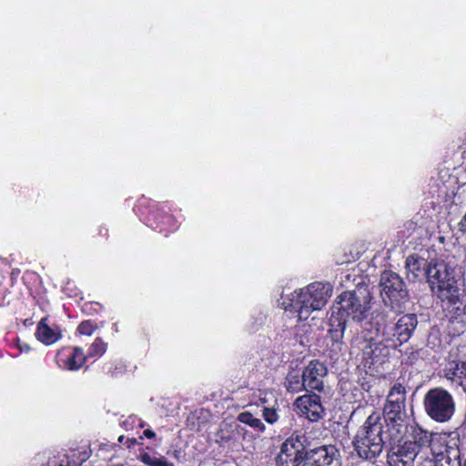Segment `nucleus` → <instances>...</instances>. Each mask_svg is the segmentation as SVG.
Listing matches in <instances>:
<instances>
[{"label":"nucleus","instance_id":"20","mask_svg":"<svg viewBox=\"0 0 466 466\" xmlns=\"http://www.w3.org/2000/svg\"><path fill=\"white\" fill-rule=\"evenodd\" d=\"M138 460L147 466H175L172 462L168 461L164 456L157 455L156 452H141L138 455Z\"/></svg>","mask_w":466,"mask_h":466},{"label":"nucleus","instance_id":"18","mask_svg":"<svg viewBox=\"0 0 466 466\" xmlns=\"http://www.w3.org/2000/svg\"><path fill=\"white\" fill-rule=\"evenodd\" d=\"M428 265L429 262L419 258L417 255L409 256L405 262L408 278L415 280L426 276V268Z\"/></svg>","mask_w":466,"mask_h":466},{"label":"nucleus","instance_id":"23","mask_svg":"<svg viewBox=\"0 0 466 466\" xmlns=\"http://www.w3.org/2000/svg\"><path fill=\"white\" fill-rule=\"evenodd\" d=\"M405 388L401 384L397 383L390 389L388 394L387 401L393 403H405Z\"/></svg>","mask_w":466,"mask_h":466},{"label":"nucleus","instance_id":"8","mask_svg":"<svg viewBox=\"0 0 466 466\" xmlns=\"http://www.w3.org/2000/svg\"><path fill=\"white\" fill-rule=\"evenodd\" d=\"M425 409L429 416L436 421L449 420L454 413L451 395L445 390H431L425 396Z\"/></svg>","mask_w":466,"mask_h":466},{"label":"nucleus","instance_id":"22","mask_svg":"<svg viewBox=\"0 0 466 466\" xmlns=\"http://www.w3.org/2000/svg\"><path fill=\"white\" fill-rule=\"evenodd\" d=\"M286 388L289 391L295 393L300 391L302 389L308 390L304 384L303 375L291 372L286 378Z\"/></svg>","mask_w":466,"mask_h":466},{"label":"nucleus","instance_id":"14","mask_svg":"<svg viewBox=\"0 0 466 466\" xmlns=\"http://www.w3.org/2000/svg\"><path fill=\"white\" fill-rule=\"evenodd\" d=\"M302 374L304 384L308 390L319 391L323 390V379L327 375V368L322 362L310 361Z\"/></svg>","mask_w":466,"mask_h":466},{"label":"nucleus","instance_id":"31","mask_svg":"<svg viewBox=\"0 0 466 466\" xmlns=\"http://www.w3.org/2000/svg\"><path fill=\"white\" fill-rule=\"evenodd\" d=\"M49 464L50 466H71L70 460L66 453L60 455L58 460L54 458Z\"/></svg>","mask_w":466,"mask_h":466},{"label":"nucleus","instance_id":"12","mask_svg":"<svg viewBox=\"0 0 466 466\" xmlns=\"http://www.w3.org/2000/svg\"><path fill=\"white\" fill-rule=\"evenodd\" d=\"M295 404L300 413L310 421L319 420L324 414L320 397L317 394L300 396L296 400Z\"/></svg>","mask_w":466,"mask_h":466},{"label":"nucleus","instance_id":"24","mask_svg":"<svg viewBox=\"0 0 466 466\" xmlns=\"http://www.w3.org/2000/svg\"><path fill=\"white\" fill-rule=\"evenodd\" d=\"M405 388L401 384L397 383L390 389L388 394L387 401L393 403H405Z\"/></svg>","mask_w":466,"mask_h":466},{"label":"nucleus","instance_id":"26","mask_svg":"<svg viewBox=\"0 0 466 466\" xmlns=\"http://www.w3.org/2000/svg\"><path fill=\"white\" fill-rule=\"evenodd\" d=\"M107 349L106 343H105L101 338H96L88 349L87 358L101 357Z\"/></svg>","mask_w":466,"mask_h":466},{"label":"nucleus","instance_id":"1","mask_svg":"<svg viewBox=\"0 0 466 466\" xmlns=\"http://www.w3.org/2000/svg\"><path fill=\"white\" fill-rule=\"evenodd\" d=\"M383 320L384 314L372 312L370 320L362 324L360 330L357 329L350 342L352 348L362 352L363 360L370 366L384 363L390 350L396 349L383 339L380 330Z\"/></svg>","mask_w":466,"mask_h":466},{"label":"nucleus","instance_id":"13","mask_svg":"<svg viewBox=\"0 0 466 466\" xmlns=\"http://www.w3.org/2000/svg\"><path fill=\"white\" fill-rule=\"evenodd\" d=\"M418 456L420 459L423 458V455H420V451L416 450L414 444L404 442L396 451L388 455V463L390 466H414V460Z\"/></svg>","mask_w":466,"mask_h":466},{"label":"nucleus","instance_id":"2","mask_svg":"<svg viewBox=\"0 0 466 466\" xmlns=\"http://www.w3.org/2000/svg\"><path fill=\"white\" fill-rule=\"evenodd\" d=\"M332 295L329 283L313 282L291 292L283 301L285 309L294 310L299 320H306L312 312L321 310Z\"/></svg>","mask_w":466,"mask_h":466},{"label":"nucleus","instance_id":"7","mask_svg":"<svg viewBox=\"0 0 466 466\" xmlns=\"http://www.w3.org/2000/svg\"><path fill=\"white\" fill-rule=\"evenodd\" d=\"M385 321H382L380 329L383 339L396 348L407 342L418 326L417 316L411 313L400 316L394 323Z\"/></svg>","mask_w":466,"mask_h":466},{"label":"nucleus","instance_id":"25","mask_svg":"<svg viewBox=\"0 0 466 466\" xmlns=\"http://www.w3.org/2000/svg\"><path fill=\"white\" fill-rule=\"evenodd\" d=\"M66 454L70 460L71 466H80L89 457V453L85 449L70 450Z\"/></svg>","mask_w":466,"mask_h":466},{"label":"nucleus","instance_id":"4","mask_svg":"<svg viewBox=\"0 0 466 466\" xmlns=\"http://www.w3.org/2000/svg\"><path fill=\"white\" fill-rule=\"evenodd\" d=\"M426 278L431 290L441 301L455 304L459 300L460 289L453 270L444 261L429 262Z\"/></svg>","mask_w":466,"mask_h":466},{"label":"nucleus","instance_id":"38","mask_svg":"<svg viewBox=\"0 0 466 466\" xmlns=\"http://www.w3.org/2000/svg\"><path fill=\"white\" fill-rule=\"evenodd\" d=\"M126 440H127V439L125 438V436H124V435H121V436H119V437H118V442H119L120 444H124V445H125Z\"/></svg>","mask_w":466,"mask_h":466},{"label":"nucleus","instance_id":"5","mask_svg":"<svg viewBox=\"0 0 466 466\" xmlns=\"http://www.w3.org/2000/svg\"><path fill=\"white\" fill-rule=\"evenodd\" d=\"M371 299L370 293L366 289L345 291L338 297V309L351 318L353 321L362 323L371 309Z\"/></svg>","mask_w":466,"mask_h":466},{"label":"nucleus","instance_id":"6","mask_svg":"<svg viewBox=\"0 0 466 466\" xmlns=\"http://www.w3.org/2000/svg\"><path fill=\"white\" fill-rule=\"evenodd\" d=\"M380 295L385 305L400 311L409 300V292L403 279L391 270H385L380 275Z\"/></svg>","mask_w":466,"mask_h":466},{"label":"nucleus","instance_id":"3","mask_svg":"<svg viewBox=\"0 0 466 466\" xmlns=\"http://www.w3.org/2000/svg\"><path fill=\"white\" fill-rule=\"evenodd\" d=\"M384 442L382 419L373 413L358 431L353 441L354 449L360 458L373 460L381 453Z\"/></svg>","mask_w":466,"mask_h":466},{"label":"nucleus","instance_id":"29","mask_svg":"<svg viewBox=\"0 0 466 466\" xmlns=\"http://www.w3.org/2000/svg\"><path fill=\"white\" fill-rule=\"evenodd\" d=\"M137 423H138V427L140 428H143L145 426V423L135 415H131L120 422L121 426L126 431L132 430Z\"/></svg>","mask_w":466,"mask_h":466},{"label":"nucleus","instance_id":"34","mask_svg":"<svg viewBox=\"0 0 466 466\" xmlns=\"http://www.w3.org/2000/svg\"><path fill=\"white\" fill-rule=\"evenodd\" d=\"M137 443L136 439L134 438H127L125 445H127V448L133 447Z\"/></svg>","mask_w":466,"mask_h":466},{"label":"nucleus","instance_id":"39","mask_svg":"<svg viewBox=\"0 0 466 466\" xmlns=\"http://www.w3.org/2000/svg\"><path fill=\"white\" fill-rule=\"evenodd\" d=\"M179 453H180V452H179L178 451H174V453H173L174 458L178 459V457H179Z\"/></svg>","mask_w":466,"mask_h":466},{"label":"nucleus","instance_id":"28","mask_svg":"<svg viewBox=\"0 0 466 466\" xmlns=\"http://www.w3.org/2000/svg\"><path fill=\"white\" fill-rule=\"evenodd\" d=\"M232 439V431L230 426L225 424L221 426L220 430L217 433V441L221 443L228 442Z\"/></svg>","mask_w":466,"mask_h":466},{"label":"nucleus","instance_id":"27","mask_svg":"<svg viewBox=\"0 0 466 466\" xmlns=\"http://www.w3.org/2000/svg\"><path fill=\"white\" fill-rule=\"evenodd\" d=\"M261 411L264 420L269 424H275L279 419L278 410L274 406L268 407L263 405Z\"/></svg>","mask_w":466,"mask_h":466},{"label":"nucleus","instance_id":"19","mask_svg":"<svg viewBox=\"0 0 466 466\" xmlns=\"http://www.w3.org/2000/svg\"><path fill=\"white\" fill-rule=\"evenodd\" d=\"M346 326V320L342 319L340 317L334 315L330 317L328 333L333 344L339 350H341Z\"/></svg>","mask_w":466,"mask_h":466},{"label":"nucleus","instance_id":"11","mask_svg":"<svg viewBox=\"0 0 466 466\" xmlns=\"http://www.w3.org/2000/svg\"><path fill=\"white\" fill-rule=\"evenodd\" d=\"M302 466H341L339 451L334 445H323L308 451V457Z\"/></svg>","mask_w":466,"mask_h":466},{"label":"nucleus","instance_id":"10","mask_svg":"<svg viewBox=\"0 0 466 466\" xmlns=\"http://www.w3.org/2000/svg\"><path fill=\"white\" fill-rule=\"evenodd\" d=\"M405 418V403L387 401L384 406V419L382 422L389 421L388 427L393 442H400L402 439V434L407 430V425L404 423Z\"/></svg>","mask_w":466,"mask_h":466},{"label":"nucleus","instance_id":"17","mask_svg":"<svg viewBox=\"0 0 466 466\" xmlns=\"http://www.w3.org/2000/svg\"><path fill=\"white\" fill-rule=\"evenodd\" d=\"M46 320V318L40 320L37 325L35 336L42 343L51 345L61 339V332L58 327L51 328L48 326Z\"/></svg>","mask_w":466,"mask_h":466},{"label":"nucleus","instance_id":"16","mask_svg":"<svg viewBox=\"0 0 466 466\" xmlns=\"http://www.w3.org/2000/svg\"><path fill=\"white\" fill-rule=\"evenodd\" d=\"M86 360V357L79 347H75L67 355H66L65 350L58 352V363L63 369L67 370H79Z\"/></svg>","mask_w":466,"mask_h":466},{"label":"nucleus","instance_id":"30","mask_svg":"<svg viewBox=\"0 0 466 466\" xmlns=\"http://www.w3.org/2000/svg\"><path fill=\"white\" fill-rule=\"evenodd\" d=\"M96 325L91 320L82 321L77 328V330L82 335L90 336L96 330Z\"/></svg>","mask_w":466,"mask_h":466},{"label":"nucleus","instance_id":"32","mask_svg":"<svg viewBox=\"0 0 466 466\" xmlns=\"http://www.w3.org/2000/svg\"><path fill=\"white\" fill-rule=\"evenodd\" d=\"M451 462L450 464H446L445 461H443V463L445 464V466H461V462L458 461L459 456L458 457H453L452 455H451Z\"/></svg>","mask_w":466,"mask_h":466},{"label":"nucleus","instance_id":"21","mask_svg":"<svg viewBox=\"0 0 466 466\" xmlns=\"http://www.w3.org/2000/svg\"><path fill=\"white\" fill-rule=\"evenodd\" d=\"M238 420L241 423L250 426L258 432L265 431L266 427L264 423L261 421V420L255 417L252 413L248 411L239 413L238 416Z\"/></svg>","mask_w":466,"mask_h":466},{"label":"nucleus","instance_id":"37","mask_svg":"<svg viewBox=\"0 0 466 466\" xmlns=\"http://www.w3.org/2000/svg\"><path fill=\"white\" fill-rule=\"evenodd\" d=\"M461 225L462 230L466 233V213H465L463 219L461 222Z\"/></svg>","mask_w":466,"mask_h":466},{"label":"nucleus","instance_id":"9","mask_svg":"<svg viewBox=\"0 0 466 466\" xmlns=\"http://www.w3.org/2000/svg\"><path fill=\"white\" fill-rule=\"evenodd\" d=\"M308 457V451L299 434L289 436L279 448L275 459L277 466H302Z\"/></svg>","mask_w":466,"mask_h":466},{"label":"nucleus","instance_id":"36","mask_svg":"<svg viewBox=\"0 0 466 466\" xmlns=\"http://www.w3.org/2000/svg\"><path fill=\"white\" fill-rule=\"evenodd\" d=\"M19 349L21 351H25V352L30 350V347L25 343H24L23 345H19Z\"/></svg>","mask_w":466,"mask_h":466},{"label":"nucleus","instance_id":"35","mask_svg":"<svg viewBox=\"0 0 466 466\" xmlns=\"http://www.w3.org/2000/svg\"><path fill=\"white\" fill-rule=\"evenodd\" d=\"M162 223L171 224L174 222V218L172 216L167 215L163 218Z\"/></svg>","mask_w":466,"mask_h":466},{"label":"nucleus","instance_id":"15","mask_svg":"<svg viewBox=\"0 0 466 466\" xmlns=\"http://www.w3.org/2000/svg\"><path fill=\"white\" fill-rule=\"evenodd\" d=\"M406 431L408 432L410 438V440L406 442L414 444V447L417 451L418 448H427L431 445V449L434 447L437 451H441L437 449L436 442L432 440V433L423 430L418 424L410 425V428H407L404 432Z\"/></svg>","mask_w":466,"mask_h":466},{"label":"nucleus","instance_id":"33","mask_svg":"<svg viewBox=\"0 0 466 466\" xmlns=\"http://www.w3.org/2000/svg\"><path fill=\"white\" fill-rule=\"evenodd\" d=\"M143 434L147 439H153L156 436L155 432L149 429L145 430Z\"/></svg>","mask_w":466,"mask_h":466}]
</instances>
